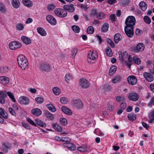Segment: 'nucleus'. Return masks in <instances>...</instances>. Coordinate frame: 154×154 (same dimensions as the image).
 Segmentation results:
<instances>
[{
    "mask_svg": "<svg viewBox=\"0 0 154 154\" xmlns=\"http://www.w3.org/2000/svg\"><path fill=\"white\" fill-rule=\"evenodd\" d=\"M143 20L147 24H149L151 23V20L150 18L147 16H145L144 17Z\"/></svg>",
    "mask_w": 154,
    "mask_h": 154,
    "instance_id": "de8ad7c7",
    "label": "nucleus"
},
{
    "mask_svg": "<svg viewBox=\"0 0 154 154\" xmlns=\"http://www.w3.org/2000/svg\"><path fill=\"white\" fill-rule=\"evenodd\" d=\"M126 106L127 105L126 103L122 102L120 105V107L122 109H125L126 107Z\"/></svg>",
    "mask_w": 154,
    "mask_h": 154,
    "instance_id": "774afa93",
    "label": "nucleus"
},
{
    "mask_svg": "<svg viewBox=\"0 0 154 154\" xmlns=\"http://www.w3.org/2000/svg\"><path fill=\"white\" fill-rule=\"evenodd\" d=\"M97 12L96 9H92L90 13V16L91 17H94V16L96 17V15Z\"/></svg>",
    "mask_w": 154,
    "mask_h": 154,
    "instance_id": "37998d69",
    "label": "nucleus"
},
{
    "mask_svg": "<svg viewBox=\"0 0 154 154\" xmlns=\"http://www.w3.org/2000/svg\"><path fill=\"white\" fill-rule=\"evenodd\" d=\"M63 146L65 147H66L69 150L73 151L75 149V145L73 143H64L63 144Z\"/></svg>",
    "mask_w": 154,
    "mask_h": 154,
    "instance_id": "ddd939ff",
    "label": "nucleus"
},
{
    "mask_svg": "<svg viewBox=\"0 0 154 154\" xmlns=\"http://www.w3.org/2000/svg\"><path fill=\"white\" fill-rule=\"evenodd\" d=\"M88 57L89 59L94 60H95L97 58V54L96 52L94 53L93 52L90 51L88 52Z\"/></svg>",
    "mask_w": 154,
    "mask_h": 154,
    "instance_id": "2eb2a0df",
    "label": "nucleus"
},
{
    "mask_svg": "<svg viewBox=\"0 0 154 154\" xmlns=\"http://www.w3.org/2000/svg\"><path fill=\"white\" fill-rule=\"evenodd\" d=\"M0 81L2 84L5 85L9 83V79L6 77L2 76L0 77Z\"/></svg>",
    "mask_w": 154,
    "mask_h": 154,
    "instance_id": "4be33fe9",
    "label": "nucleus"
},
{
    "mask_svg": "<svg viewBox=\"0 0 154 154\" xmlns=\"http://www.w3.org/2000/svg\"><path fill=\"white\" fill-rule=\"evenodd\" d=\"M8 67L6 66H3L0 68V72L2 73H5L8 71Z\"/></svg>",
    "mask_w": 154,
    "mask_h": 154,
    "instance_id": "ea45409f",
    "label": "nucleus"
},
{
    "mask_svg": "<svg viewBox=\"0 0 154 154\" xmlns=\"http://www.w3.org/2000/svg\"><path fill=\"white\" fill-rule=\"evenodd\" d=\"M0 95L3 97L6 98L7 96L6 91H1L0 90Z\"/></svg>",
    "mask_w": 154,
    "mask_h": 154,
    "instance_id": "13d9d810",
    "label": "nucleus"
},
{
    "mask_svg": "<svg viewBox=\"0 0 154 154\" xmlns=\"http://www.w3.org/2000/svg\"><path fill=\"white\" fill-rule=\"evenodd\" d=\"M44 112L45 116L48 118H49L51 120L54 119V117L53 115L50 113L48 111L45 110Z\"/></svg>",
    "mask_w": 154,
    "mask_h": 154,
    "instance_id": "473e14b6",
    "label": "nucleus"
},
{
    "mask_svg": "<svg viewBox=\"0 0 154 154\" xmlns=\"http://www.w3.org/2000/svg\"><path fill=\"white\" fill-rule=\"evenodd\" d=\"M54 12L55 14L58 17L63 18L67 16V11L64 9L60 8H57L55 9Z\"/></svg>",
    "mask_w": 154,
    "mask_h": 154,
    "instance_id": "f03ea898",
    "label": "nucleus"
},
{
    "mask_svg": "<svg viewBox=\"0 0 154 154\" xmlns=\"http://www.w3.org/2000/svg\"><path fill=\"white\" fill-rule=\"evenodd\" d=\"M116 69L117 67L116 66H111L109 70V75L110 76H112L116 71Z\"/></svg>",
    "mask_w": 154,
    "mask_h": 154,
    "instance_id": "5701e85b",
    "label": "nucleus"
},
{
    "mask_svg": "<svg viewBox=\"0 0 154 154\" xmlns=\"http://www.w3.org/2000/svg\"><path fill=\"white\" fill-rule=\"evenodd\" d=\"M70 141V139L67 137H62L61 141L65 142V143H69Z\"/></svg>",
    "mask_w": 154,
    "mask_h": 154,
    "instance_id": "5fc2aeb1",
    "label": "nucleus"
},
{
    "mask_svg": "<svg viewBox=\"0 0 154 154\" xmlns=\"http://www.w3.org/2000/svg\"><path fill=\"white\" fill-rule=\"evenodd\" d=\"M35 100L38 103H42L44 101V99L43 97H39L35 98Z\"/></svg>",
    "mask_w": 154,
    "mask_h": 154,
    "instance_id": "8fccbe9b",
    "label": "nucleus"
},
{
    "mask_svg": "<svg viewBox=\"0 0 154 154\" xmlns=\"http://www.w3.org/2000/svg\"><path fill=\"white\" fill-rule=\"evenodd\" d=\"M121 79L122 78L120 76L117 75L114 77V78L112 81L113 83L115 84L119 82L121 80Z\"/></svg>",
    "mask_w": 154,
    "mask_h": 154,
    "instance_id": "cd10ccee",
    "label": "nucleus"
},
{
    "mask_svg": "<svg viewBox=\"0 0 154 154\" xmlns=\"http://www.w3.org/2000/svg\"><path fill=\"white\" fill-rule=\"evenodd\" d=\"M133 61L135 63L139 65L140 63V60L138 58L136 57H133Z\"/></svg>",
    "mask_w": 154,
    "mask_h": 154,
    "instance_id": "09e8293b",
    "label": "nucleus"
},
{
    "mask_svg": "<svg viewBox=\"0 0 154 154\" xmlns=\"http://www.w3.org/2000/svg\"><path fill=\"white\" fill-rule=\"evenodd\" d=\"M122 38V35L119 33L116 34L114 36V40L116 44H117L119 41L121 40Z\"/></svg>",
    "mask_w": 154,
    "mask_h": 154,
    "instance_id": "412c9836",
    "label": "nucleus"
},
{
    "mask_svg": "<svg viewBox=\"0 0 154 154\" xmlns=\"http://www.w3.org/2000/svg\"><path fill=\"white\" fill-rule=\"evenodd\" d=\"M17 61L19 66L22 69H25L28 67V61L23 55H19L17 57Z\"/></svg>",
    "mask_w": 154,
    "mask_h": 154,
    "instance_id": "f257e3e1",
    "label": "nucleus"
},
{
    "mask_svg": "<svg viewBox=\"0 0 154 154\" xmlns=\"http://www.w3.org/2000/svg\"><path fill=\"white\" fill-rule=\"evenodd\" d=\"M2 117H3L5 119L8 118V114L5 111L1 114L0 115Z\"/></svg>",
    "mask_w": 154,
    "mask_h": 154,
    "instance_id": "0e129e2a",
    "label": "nucleus"
},
{
    "mask_svg": "<svg viewBox=\"0 0 154 154\" xmlns=\"http://www.w3.org/2000/svg\"><path fill=\"white\" fill-rule=\"evenodd\" d=\"M31 113L33 115L38 116L41 114L42 112L39 109L35 108L32 110Z\"/></svg>",
    "mask_w": 154,
    "mask_h": 154,
    "instance_id": "aec40b11",
    "label": "nucleus"
},
{
    "mask_svg": "<svg viewBox=\"0 0 154 154\" xmlns=\"http://www.w3.org/2000/svg\"><path fill=\"white\" fill-rule=\"evenodd\" d=\"M35 122L36 124L41 127H45L46 126V124L40 120L38 119H36Z\"/></svg>",
    "mask_w": 154,
    "mask_h": 154,
    "instance_id": "bb28decb",
    "label": "nucleus"
},
{
    "mask_svg": "<svg viewBox=\"0 0 154 154\" xmlns=\"http://www.w3.org/2000/svg\"><path fill=\"white\" fill-rule=\"evenodd\" d=\"M60 121L61 124L63 125H66L67 123V120L64 118H60Z\"/></svg>",
    "mask_w": 154,
    "mask_h": 154,
    "instance_id": "a18cd8bd",
    "label": "nucleus"
},
{
    "mask_svg": "<svg viewBox=\"0 0 154 154\" xmlns=\"http://www.w3.org/2000/svg\"><path fill=\"white\" fill-rule=\"evenodd\" d=\"M72 28L73 31L75 33H78L80 32V28L78 26H72Z\"/></svg>",
    "mask_w": 154,
    "mask_h": 154,
    "instance_id": "79ce46f5",
    "label": "nucleus"
},
{
    "mask_svg": "<svg viewBox=\"0 0 154 154\" xmlns=\"http://www.w3.org/2000/svg\"><path fill=\"white\" fill-rule=\"evenodd\" d=\"M6 7L5 5L1 2H0V11L3 14L6 13Z\"/></svg>",
    "mask_w": 154,
    "mask_h": 154,
    "instance_id": "2f4dec72",
    "label": "nucleus"
},
{
    "mask_svg": "<svg viewBox=\"0 0 154 154\" xmlns=\"http://www.w3.org/2000/svg\"><path fill=\"white\" fill-rule=\"evenodd\" d=\"M128 98L131 100L136 101L138 100L139 98V96L138 94L135 92L130 93L127 95Z\"/></svg>",
    "mask_w": 154,
    "mask_h": 154,
    "instance_id": "0eeeda50",
    "label": "nucleus"
},
{
    "mask_svg": "<svg viewBox=\"0 0 154 154\" xmlns=\"http://www.w3.org/2000/svg\"><path fill=\"white\" fill-rule=\"evenodd\" d=\"M47 8L48 10L51 11L55 8V6L54 5L51 4L48 5Z\"/></svg>",
    "mask_w": 154,
    "mask_h": 154,
    "instance_id": "052dcab7",
    "label": "nucleus"
},
{
    "mask_svg": "<svg viewBox=\"0 0 154 154\" xmlns=\"http://www.w3.org/2000/svg\"><path fill=\"white\" fill-rule=\"evenodd\" d=\"M27 120L28 122L30 124L34 126H36V125L35 123L32 121V120L30 118H27L26 119Z\"/></svg>",
    "mask_w": 154,
    "mask_h": 154,
    "instance_id": "4d7b16f0",
    "label": "nucleus"
},
{
    "mask_svg": "<svg viewBox=\"0 0 154 154\" xmlns=\"http://www.w3.org/2000/svg\"><path fill=\"white\" fill-rule=\"evenodd\" d=\"M79 85L82 88H87L90 86V83L86 79L82 78L79 81Z\"/></svg>",
    "mask_w": 154,
    "mask_h": 154,
    "instance_id": "423d86ee",
    "label": "nucleus"
},
{
    "mask_svg": "<svg viewBox=\"0 0 154 154\" xmlns=\"http://www.w3.org/2000/svg\"><path fill=\"white\" fill-rule=\"evenodd\" d=\"M119 58L120 60L123 62V57L122 56V54L121 52L119 51Z\"/></svg>",
    "mask_w": 154,
    "mask_h": 154,
    "instance_id": "69168bd1",
    "label": "nucleus"
},
{
    "mask_svg": "<svg viewBox=\"0 0 154 154\" xmlns=\"http://www.w3.org/2000/svg\"><path fill=\"white\" fill-rule=\"evenodd\" d=\"M7 94L9 97L14 102H16V100L14 98V96L11 92H8Z\"/></svg>",
    "mask_w": 154,
    "mask_h": 154,
    "instance_id": "603ef678",
    "label": "nucleus"
},
{
    "mask_svg": "<svg viewBox=\"0 0 154 154\" xmlns=\"http://www.w3.org/2000/svg\"><path fill=\"white\" fill-rule=\"evenodd\" d=\"M53 91L54 94L56 95H58L60 92V90L57 87H55L53 89Z\"/></svg>",
    "mask_w": 154,
    "mask_h": 154,
    "instance_id": "c03bdc74",
    "label": "nucleus"
},
{
    "mask_svg": "<svg viewBox=\"0 0 154 154\" xmlns=\"http://www.w3.org/2000/svg\"><path fill=\"white\" fill-rule=\"evenodd\" d=\"M106 40L107 42L112 47L114 48L115 47V45L113 42L110 39L107 38Z\"/></svg>",
    "mask_w": 154,
    "mask_h": 154,
    "instance_id": "6e6d98bb",
    "label": "nucleus"
},
{
    "mask_svg": "<svg viewBox=\"0 0 154 154\" xmlns=\"http://www.w3.org/2000/svg\"><path fill=\"white\" fill-rule=\"evenodd\" d=\"M142 31L138 29H137L135 32V33L136 35H140L141 34Z\"/></svg>",
    "mask_w": 154,
    "mask_h": 154,
    "instance_id": "338daca9",
    "label": "nucleus"
},
{
    "mask_svg": "<svg viewBox=\"0 0 154 154\" xmlns=\"http://www.w3.org/2000/svg\"><path fill=\"white\" fill-rule=\"evenodd\" d=\"M38 32L42 36H45L47 35V33L45 30L42 27H38L37 28Z\"/></svg>",
    "mask_w": 154,
    "mask_h": 154,
    "instance_id": "393cba45",
    "label": "nucleus"
},
{
    "mask_svg": "<svg viewBox=\"0 0 154 154\" xmlns=\"http://www.w3.org/2000/svg\"><path fill=\"white\" fill-rule=\"evenodd\" d=\"M106 54L109 57H111L112 55V51L111 48L109 47H107L105 49Z\"/></svg>",
    "mask_w": 154,
    "mask_h": 154,
    "instance_id": "e433bc0d",
    "label": "nucleus"
},
{
    "mask_svg": "<svg viewBox=\"0 0 154 154\" xmlns=\"http://www.w3.org/2000/svg\"><path fill=\"white\" fill-rule=\"evenodd\" d=\"M105 16V14L103 13L100 12L97 13L96 17L99 19L102 20L104 18Z\"/></svg>",
    "mask_w": 154,
    "mask_h": 154,
    "instance_id": "f704fd0d",
    "label": "nucleus"
},
{
    "mask_svg": "<svg viewBox=\"0 0 154 154\" xmlns=\"http://www.w3.org/2000/svg\"><path fill=\"white\" fill-rule=\"evenodd\" d=\"M139 5L140 8L143 11H146L147 8V5L144 2H141Z\"/></svg>",
    "mask_w": 154,
    "mask_h": 154,
    "instance_id": "b1692460",
    "label": "nucleus"
},
{
    "mask_svg": "<svg viewBox=\"0 0 154 154\" xmlns=\"http://www.w3.org/2000/svg\"><path fill=\"white\" fill-rule=\"evenodd\" d=\"M8 110L10 113L14 116H15V113L14 110L11 107H10L8 109Z\"/></svg>",
    "mask_w": 154,
    "mask_h": 154,
    "instance_id": "e2e57ef3",
    "label": "nucleus"
},
{
    "mask_svg": "<svg viewBox=\"0 0 154 154\" xmlns=\"http://www.w3.org/2000/svg\"><path fill=\"white\" fill-rule=\"evenodd\" d=\"M128 117L129 120L133 121L136 119V116L134 113H131L128 115Z\"/></svg>",
    "mask_w": 154,
    "mask_h": 154,
    "instance_id": "72a5a7b5",
    "label": "nucleus"
},
{
    "mask_svg": "<svg viewBox=\"0 0 154 154\" xmlns=\"http://www.w3.org/2000/svg\"><path fill=\"white\" fill-rule=\"evenodd\" d=\"M16 27L17 29L19 30H22L24 28L23 24L21 23L17 24H16Z\"/></svg>",
    "mask_w": 154,
    "mask_h": 154,
    "instance_id": "49530a36",
    "label": "nucleus"
},
{
    "mask_svg": "<svg viewBox=\"0 0 154 154\" xmlns=\"http://www.w3.org/2000/svg\"><path fill=\"white\" fill-rule=\"evenodd\" d=\"M61 109L66 114L69 115H72V111L66 107L63 106L61 107Z\"/></svg>",
    "mask_w": 154,
    "mask_h": 154,
    "instance_id": "a878e982",
    "label": "nucleus"
},
{
    "mask_svg": "<svg viewBox=\"0 0 154 154\" xmlns=\"http://www.w3.org/2000/svg\"><path fill=\"white\" fill-rule=\"evenodd\" d=\"M22 2L25 6L28 7H31V2L29 0H22Z\"/></svg>",
    "mask_w": 154,
    "mask_h": 154,
    "instance_id": "58836bf2",
    "label": "nucleus"
},
{
    "mask_svg": "<svg viewBox=\"0 0 154 154\" xmlns=\"http://www.w3.org/2000/svg\"><path fill=\"white\" fill-rule=\"evenodd\" d=\"M145 48L144 44L142 43L138 44L136 46H133L131 48V50L134 52L137 53L143 51Z\"/></svg>",
    "mask_w": 154,
    "mask_h": 154,
    "instance_id": "20e7f679",
    "label": "nucleus"
},
{
    "mask_svg": "<svg viewBox=\"0 0 154 154\" xmlns=\"http://www.w3.org/2000/svg\"><path fill=\"white\" fill-rule=\"evenodd\" d=\"M116 18V17L114 14H112L110 16V19L112 22L115 21Z\"/></svg>",
    "mask_w": 154,
    "mask_h": 154,
    "instance_id": "680f3d73",
    "label": "nucleus"
},
{
    "mask_svg": "<svg viewBox=\"0 0 154 154\" xmlns=\"http://www.w3.org/2000/svg\"><path fill=\"white\" fill-rule=\"evenodd\" d=\"M10 48L12 50H16L22 46L21 44L19 42L14 41L10 42L9 45Z\"/></svg>",
    "mask_w": 154,
    "mask_h": 154,
    "instance_id": "39448f33",
    "label": "nucleus"
},
{
    "mask_svg": "<svg viewBox=\"0 0 154 154\" xmlns=\"http://www.w3.org/2000/svg\"><path fill=\"white\" fill-rule=\"evenodd\" d=\"M125 98L122 97H116V100L118 102H123L125 100Z\"/></svg>",
    "mask_w": 154,
    "mask_h": 154,
    "instance_id": "864d4df0",
    "label": "nucleus"
},
{
    "mask_svg": "<svg viewBox=\"0 0 154 154\" xmlns=\"http://www.w3.org/2000/svg\"><path fill=\"white\" fill-rule=\"evenodd\" d=\"M125 31L126 34L128 37L130 38H131L133 37L134 35L133 28L125 26Z\"/></svg>",
    "mask_w": 154,
    "mask_h": 154,
    "instance_id": "6e6552de",
    "label": "nucleus"
},
{
    "mask_svg": "<svg viewBox=\"0 0 154 154\" xmlns=\"http://www.w3.org/2000/svg\"><path fill=\"white\" fill-rule=\"evenodd\" d=\"M47 20L52 25H55L57 23V21L51 15H47L46 17Z\"/></svg>",
    "mask_w": 154,
    "mask_h": 154,
    "instance_id": "9b49d317",
    "label": "nucleus"
},
{
    "mask_svg": "<svg viewBox=\"0 0 154 154\" xmlns=\"http://www.w3.org/2000/svg\"><path fill=\"white\" fill-rule=\"evenodd\" d=\"M78 50L76 48H75L74 49H73L72 51V57L73 58L75 57V55H76L77 52Z\"/></svg>",
    "mask_w": 154,
    "mask_h": 154,
    "instance_id": "bf43d9fd",
    "label": "nucleus"
},
{
    "mask_svg": "<svg viewBox=\"0 0 154 154\" xmlns=\"http://www.w3.org/2000/svg\"><path fill=\"white\" fill-rule=\"evenodd\" d=\"M63 8L65 10L70 12H73L75 10L73 5L72 4H70V5H64Z\"/></svg>",
    "mask_w": 154,
    "mask_h": 154,
    "instance_id": "dca6fc26",
    "label": "nucleus"
},
{
    "mask_svg": "<svg viewBox=\"0 0 154 154\" xmlns=\"http://www.w3.org/2000/svg\"><path fill=\"white\" fill-rule=\"evenodd\" d=\"M11 4L13 7L15 9L19 8L20 6V3L19 0H12Z\"/></svg>",
    "mask_w": 154,
    "mask_h": 154,
    "instance_id": "f3484780",
    "label": "nucleus"
},
{
    "mask_svg": "<svg viewBox=\"0 0 154 154\" xmlns=\"http://www.w3.org/2000/svg\"><path fill=\"white\" fill-rule=\"evenodd\" d=\"M65 80L66 82L68 83H69L70 81L72 80V76L69 73H67L65 77Z\"/></svg>",
    "mask_w": 154,
    "mask_h": 154,
    "instance_id": "c9c22d12",
    "label": "nucleus"
},
{
    "mask_svg": "<svg viewBox=\"0 0 154 154\" xmlns=\"http://www.w3.org/2000/svg\"><path fill=\"white\" fill-rule=\"evenodd\" d=\"M60 102L63 104H66L68 102V99L65 97H62L60 99Z\"/></svg>",
    "mask_w": 154,
    "mask_h": 154,
    "instance_id": "3c124183",
    "label": "nucleus"
},
{
    "mask_svg": "<svg viewBox=\"0 0 154 154\" xmlns=\"http://www.w3.org/2000/svg\"><path fill=\"white\" fill-rule=\"evenodd\" d=\"M52 126L55 130L58 131H61L62 130L61 127L56 123H53Z\"/></svg>",
    "mask_w": 154,
    "mask_h": 154,
    "instance_id": "c756f323",
    "label": "nucleus"
},
{
    "mask_svg": "<svg viewBox=\"0 0 154 154\" xmlns=\"http://www.w3.org/2000/svg\"><path fill=\"white\" fill-rule=\"evenodd\" d=\"M87 32L89 34H93L94 32V28L91 26H88L87 29Z\"/></svg>",
    "mask_w": 154,
    "mask_h": 154,
    "instance_id": "a19ab883",
    "label": "nucleus"
},
{
    "mask_svg": "<svg viewBox=\"0 0 154 154\" xmlns=\"http://www.w3.org/2000/svg\"><path fill=\"white\" fill-rule=\"evenodd\" d=\"M143 75L146 79L148 82H151L153 80V75L149 73L145 72L143 73Z\"/></svg>",
    "mask_w": 154,
    "mask_h": 154,
    "instance_id": "4468645a",
    "label": "nucleus"
},
{
    "mask_svg": "<svg viewBox=\"0 0 154 154\" xmlns=\"http://www.w3.org/2000/svg\"><path fill=\"white\" fill-rule=\"evenodd\" d=\"M112 87L108 84H105L103 86V89L104 90L106 91H109L112 90Z\"/></svg>",
    "mask_w": 154,
    "mask_h": 154,
    "instance_id": "7c9ffc66",
    "label": "nucleus"
},
{
    "mask_svg": "<svg viewBox=\"0 0 154 154\" xmlns=\"http://www.w3.org/2000/svg\"><path fill=\"white\" fill-rule=\"evenodd\" d=\"M46 106L49 110L52 112H55L56 110V109L55 106L51 104H47Z\"/></svg>",
    "mask_w": 154,
    "mask_h": 154,
    "instance_id": "c85d7f7f",
    "label": "nucleus"
},
{
    "mask_svg": "<svg viewBox=\"0 0 154 154\" xmlns=\"http://www.w3.org/2000/svg\"><path fill=\"white\" fill-rule=\"evenodd\" d=\"M19 102L21 104L27 105L29 103V99L26 97L23 96L19 98Z\"/></svg>",
    "mask_w": 154,
    "mask_h": 154,
    "instance_id": "f8f14e48",
    "label": "nucleus"
},
{
    "mask_svg": "<svg viewBox=\"0 0 154 154\" xmlns=\"http://www.w3.org/2000/svg\"><path fill=\"white\" fill-rule=\"evenodd\" d=\"M72 104L74 106L79 108H82L83 106L82 102L78 99H73L72 101Z\"/></svg>",
    "mask_w": 154,
    "mask_h": 154,
    "instance_id": "9d476101",
    "label": "nucleus"
},
{
    "mask_svg": "<svg viewBox=\"0 0 154 154\" xmlns=\"http://www.w3.org/2000/svg\"><path fill=\"white\" fill-rule=\"evenodd\" d=\"M109 24L107 23H104L102 26L101 31L102 32H106L109 28Z\"/></svg>",
    "mask_w": 154,
    "mask_h": 154,
    "instance_id": "4c0bfd02",
    "label": "nucleus"
},
{
    "mask_svg": "<svg viewBox=\"0 0 154 154\" xmlns=\"http://www.w3.org/2000/svg\"><path fill=\"white\" fill-rule=\"evenodd\" d=\"M23 42L27 45H29L32 43V40L29 38L25 36H22L21 38Z\"/></svg>",
    "mask_w": 154,
    "mask_h": 154,
    "instance_id": "6ab92c4d",
    "label": "nucleus"
},
{
    "mask_svg": "<svg viewBox=\"0 0 154 154\" xmlns=\"http://www.w3.org/2000/svg\"><path fill=\"white\" fill-rule=\"evenodd\" d=\"M127 81L129 84L132 85L136 84L137 82L136 78L135 76L132 75L128 77Z\"/></svg>",
    "mask_w": 154,
    "mask_h": 154,
    "instance_id": "1a4fd4ad",
    "label": "nucleus"
},
{
    "mask_svg": "<svg viewBox=\"0 0 154 154\" xmlns=\"http://www.w3.org/2000/svg\"><path fill=\"white\" fill-rule=\"evenodd\" d=\"M135 23V19L133 16L128 17L126 20L125 24L126 26L125 27L133 28V26Z\"/></svg>",
    "mask_w": 154,
    "mask_h": 154,
    "instance_id": "7ed1b4c3",
    "label": "nucleus"
},
{
    "mask_svg": "<svg viewBox=\"0 0 154 154\" xmlns=\"http://www.w3.org/2000/svg\"><path fill=\"white\" fill-rule=\"evenodd\" d=\"M40 67L42 70L46 71H49L51 68L50 65L48 64L44 63L40 64Z\"/></svg>",
    "mask_w": 154,
    "mask_h": 154,
    "instance_id": "a211bd4d",
    "label": "nucleus"
}]
</instances>
